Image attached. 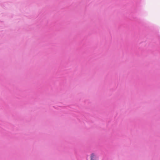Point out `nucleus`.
<instances>
[{
    "instance_id": "nucleus-1",
    "label": "nucleus",
    "mask_w": 160,
    "mask_h": 160,
    "mask_svg": "<svg viewBox=\"0 0 160 160\" xmlns=\"http://www.w3.org/2000/svg\"><path fill=\"white\" fill-rule=\"evenodd\" d=\"M95 159H96V156L93 154H92L91 155V160H94Z\"/></svg>"
}]
</instances>
